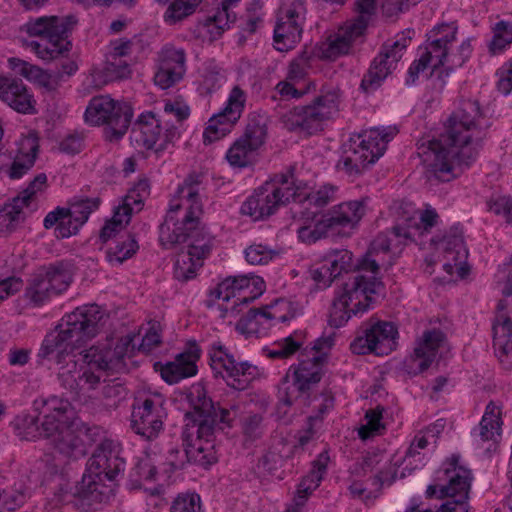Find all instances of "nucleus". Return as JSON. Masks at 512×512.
Segmentation results:
<instances>
[{"label":"nucleus","instance_id":"3c124183","mask_svg":"<svg viewBox=\"0 0 512 512\" xmlns=\"http://www.w3.org/2000/svg\"><path fill=\"white\" fill-rule=\"evenodd\" d=\"M240 0H222L221 8H219L213 15L206 16L202 21L205 26L214 24L218 30L230 29V23L236 19L234 12L230 11L232 5L238 3Z\"/></svg>","mask_w":512,"mask_h":512},{"label":"nucleus","instance_id":"680f3d73","mask_svg":"<svg viewBox=\"0 0 512 512\" xmlns=\"http://www.w3.org/2000/svg\"><path fill=\"white\" fill-rule=\"evenodd\" d=\"M274 256V250L261 244H253L245 250V258L251 265L267 264Z\"/></svg>","mask_w":512,"mask_h":512},{"label":"nucleus","instance_id":"603ef678","mask_svg":"<svg viewBox=\"0 0 512 512\" xmlns=\"http://www.w3.org/2000/svg\"><path fill=\"white\" fill-rule=\"evenodd\" d=\"M259 318L275 319L276 314L265 309H249L248 313L237 322L236 328L246 336L258 335Z\"/></svg>","mask_w":512,"mask_h":512},{"label":"nucleus","instance_id":"58836bf2","mask_svg":"<svg viewBox=\"0 0 512 512\" xmlns=\"http://www.w3.org/2000/svg\"><path fill=\"white\" fill-rule=\"evenodd\" d=\"M250 280L246 275L227 277L210 292L207 306L212 307L216 300L230 302L231 297L246 295L244 291L250 288Z\"/></svg>","mask_w":512,"mask_h":512},{"label":"nucleus","instance_id":"412c9836","mask_svg":"<svg viewBox=\"0 0 512 512\" xmlns=\"http://www.w3.org/2000/svg\"><path fill=\"white\" fill-rule=\"evenodd\" d=\"M112 446V442L109 440L102 441L93 452L91 458L88 461V471L90 475H84L82 481L75 486L71 496L75 499L74 505H91L92 502L97 501L100 497L98 491V485L93 480L92 474L97 477L102 476V468L105 464V449H109Z\"/></svg>","mask_w":512,"mask_h":512},{"label":"nucleus","instance_id":"49530a36","mask_svg":"<svg viewBox=\"0 0 512 512\" xmlns=\"http://www.w3.org/2000/svg\"><path fill=\"white\" fill-rule=\"evenodd\" d=\"M127 391L123 384L115 381L105 382L97 392L95 401L107 410L116 409L126 398Z\"/></svg>","mask_w":512,"mask_h":512},{"label":"nucleus","instance_id":"8fccbe9b","mask_svg":"<svg viewBox=\"0 0 512 512\" xmlns=\"http://www.w3.org/2000/svg\"><path fill=\"white\" fill-rule=\"evenodd\" d=\"M99 204V198H75L71 202L70 208H66L67 215L82 226L88 220L89 215L99 207Z\"/></svg>","mask_w":512,"mask_h":512},{"label":"nucleus","instance_id":"09e8293b","mask_svg":"<svg viewBox=\"0 0 512 512\" xmlns=\"http://www.w3.org/2000/svg\"><path fill=\"white\" fill-rule=\"evenodd\" d=\"M139 246L132 235H127L125 239L119 241L115 247L109 248L106 252V259L112 265H120L125 260L131 258Z\"/></svg>","mask_w":512,"mask_h":512},{"label":"nucleus","instance_id":"ddd939ff","mask_svg":"<svg viewBox=\"0 0 512 512\" xmlns=\"http://www.w3.org/2000/svg\"><path fill=\"white\" fill-rule=\"evenodd\" d=\"M164 402L159 394L136 401L131 413L132 430L145 440L156 439L163 430L164 419L167 416Z\"/></svg>","mask_w":512,"mask_h":512},{"label":"nucleus","instance_id":"f03ea898","mask_svg":"<svg viewBox=\"0 0 512 512\" xmlns=\"http://www.w3.org/2000/svg\"><path fill=\"white\" fill-rule=\"evenodd\" d=\"M104 313L98 305L76 308L65 315L42 343L39 356L61 366L76 361V351L93 339L103 326Z\"/></svg>","mask_w":512,"mask_h":512},{"label":"nucleus","instance_id":"2f4dec72","mask_svg":"<svg viewBox=\"0 0 512 512\" xmlns=\"http://www.w3.org/2000/svg\"><path fill=\"white\" fill-rule=\"evenodd\" d=\"M39 152V139L35 133H29L18 142V148L7 173L11 179H20L35 164Z\"/></svg>","mask_w":512,"mask_h":512},{"label":"nucleus","instance_id":"6e6d98bb","mask_svg":"<svg viewBox=\"0 0 512 512\" xmlns=\"http://www.w3.org/2000/svg\"><path fill=\"white\" fill-rule=\"evenodd\" d=\"M150 195V184L147 179H140L127 193L123 205L120 207H127L130 211V216L135 206L137 210H141L144 201Z\"/></svg>","mask_w":512,"mask_h":512},{"label":"nucleus","instance_id":"bf43d9fd","mask_svg":"<svg viewBox=\"0 0 512 512\" xmlns=\"http://www.w3.org/2000/svg\"><path fill=\"white\" fill-rule=\"evenodd\" d=\"M200 1L201 0H174L165 12V21L174 23L191 15Z\"/></svg>","mask_w":512,"mask_h":512},{"label":"nucleus","instance_id":"0e129e2a","mask_svg":"<svg viewBox=\"0 0 512 512\" xmlns=\"http://www.w3.org/2000/svg\"><path fill=\"white\" fill-rule=\"evenodd\" d=\"M275 89L281 97H284L286 99H299L305 94H307L311 89L314 90L315 84L313 82H309L307 85L299 87L298 84L285 79L283 81H280L276 85Z\"/></svg>","mask_w":512,"mask_h":512},{"label":"nucleus","instance_id":"b1692460","mask_svg":"<svg viewBox=\"0 0 512 512\" xmlns=\"http://www.w3.org/2000/svg\"><path fill=\"white\" fill-rule=\"evenodd\" d=\"M431 243L436 246L437 250L443 252V268L452 275L454 269L457 268L461 277L465 276L464 267L468 251L464 246L462 232L458 227L450 230L449 234L444 235L442 238H433Z\"/></svg>","mask_w":512,"mask_h":512},{"label":"nucleus","instance_id":"20e7f679","mask_svg":"<svg viewBox=\"0 0 512 512\" xmlns=\"http://www.w3.org/2000/svg\"><path fill=\"white\" fill-rule=\"evenodd\" d=\"M431 143L432 139L421 141L417 148V154L427 168L429 180L451 181L456 177L455 162L469 166L478 155V144H473V139L465 143H443L439 153Z\"/></svg>","mask_w":512,"mask_h":512},{"label":"nucleus","instance_id":"f8f14e48","mask_svg":"<svg viewBox=\"0 0 512 512\" xmlns=\"http://www.w3.org/2000/svg\"><path fill=\"white\" fill-rule=\"evenodd\" d=\"M332 346L329 338L317 339L311 347L304 348L297 366L293 368V385L299 393H307L318 384L323 376L326 362L324 349Z\"/></svg>","mask_w":512,"mask_h":512},{"label":"nucleus","instance_id":"052dcab7","mask_svg":"<svg viewBox=\"0 0 512 512\" xmlns=\"http://www.w3.org/2000/svg\"><path fill=\"white\" fill-rule=\"evenodd\" d=\"M16 429L22 439L35 440L41 438V427L37 416L24 415L17 418Z\"/></svg>","mask_w":512,"mask_h":512},{"label":"nucleus","instance_id":"7c9ffc66","mask_svg":"<svg viewBox=\"0 0 512 512\" xmlns=\"http://www.w3.org/2000/svg\"><path fill=\"white\" fill-rule=\"evenodd\" d=\"M30 37L33 39H24L23 45L43 60L54 59L69 51L71 46L67 34H30Z\"/></svg>","mask_w":512,"mask_h":512},{"label":"nucleus","instance_id":"774afa93","mask_svg":"<svg viewBox=\"0 0 512 512\" xmlns=\"http://www.w3.org/2000/svg\"><path fill=\"white\" fill-rule=\"evenodd\" d=\"M410 41V38H402L400 40L394 41L390 43L389 41L385 42L379 53L387 54V59L397 67L398 62L401 60L403 53Z\"/></svg>","mask_w":512,"mask_h":512},{"label":"nucleus","instance_id":"6ab92c4d","mask_svg":"<svg viewBox=\"0 0 512 512\" xmlns=\"http://www.w3.org/2000/svg\"><path fill=\"white\" fill-rule=\"evenodd\" d=\"M245 100L244 91L239 86H234L223 111L209 119L208 126L203 133L204 143L210 144L230 132L233 124L241 116Z\"/></svg>","mask_w":512,"mask_h":512},{"label":"nucleus","instance_id":"72a5a7b5","mask_svg":"<svg viewBox=\"0 0 512 512\" xmlns=\"http://www.w3.org/2000/svg\"><path fill=\"white\" fill-rule=\"evenodd\" d=\"M198 358V349L190 352L180 353L177 355L173 362H169L162 367V378L169 384H175L182 379L196 375V361Z\"/></svg>","mask_w":512,"mask_h":512},{"label":"nucleus","instance_id":"c03bdc74","mask_svg":"<svg viewBox=\"0 0 512 512\" xmlns=\"http://www.w3.org/2000/svg\"><path fill=\"white\" fill-rule=\"evenodd\" d=\"M304 222L297 229L298 238L301 242L305 244H313L318 240L325 238L330 229H332L329 221H327L326 215H322V217L318 220H306L302 219Z\"/></svg>","mask_w":512,"mask_h":512},{"label":"nucleus","instance_id":"338daca9","mask_svg":"<svg viewBox=\"0 0 512 512\" xmlns=\"http://www.w3.org/2000/svg\"><path fill=\"white\" fill-rule=\"evenodd\" d=\"M397 469L390 461L381 463L377 469V473L373 477V485L377 487V492L380 493L385 484H392L396 478Z\"/></svg>","mask_w":512,"mask_h":512},{"label":"nucleus","instance_id":"5701e85b","mask_svg":"<svg viewBox=\"0 0 512 512\" xmlns=\"http://www.w3.org/2000/svg\"><path fill=\"white\" fill-rule=\"evenodd\" d=\"M186 57L183 49L165 46L158 54V69L154 83L161 89H168L181 81L186 72Z\"/></svg>","mask_w":512,"mask_h":512},{"label":"nucleus","instance_id":"473e14b6","mask_svg":"<svg viewBox=\"0 0 512 512\" xmlns=\"http://www.w3.org/2000/svg\"><path fill=\"white\" fill-rule=\"evenodd\" d=\"M446 336L438 329L425 331L414 349L412 360L418 362L420 372L426 370L434 361L438 350L445 344Z\"/></svg>","mask_w":512,"mask_h":512},{"label":"nucleus","instance_id":"f704fd0d","mask_svg":"<svg viewBox=\"0 0 512 512\" xmlns=\"http://www.w3.org/2000/svg\"><path fill=\"white\" fill-rule=\"evenodd\" d=\"M130 74L131 70L126 61L106 59L103 67L94 66L90 70L87 79L93 88L100 89L110 82L125 79Z\"/></svg>","mask_w":512,"mask_h":512},{"label":"nucleus","instance_id":"9b49d317","mask_svg":"<svg viewBox=\"0 0 512 512\" xmlns=\"http://www.w3.org/2000/svg\"><path fill=\"white\" fill-rule=\"evenodd\" d=\"M482 117L479 103L473 100H464L450 115L445 124V131L438 139H432L431 145L438 152L443 143H465L480 135L479 121Z\"/></svg>","mask_w":512,"mask_h":512},{"label":"nucleus","instance_id":"c85d7f7f","mask_svg":"<svg viewBox=\"0 0 512 512\" xmlns=\"http://www.w3.org/2000/svg\"><path fill=\"white\" fill-rule=\"evenodd\" d=\"M0 99L23 114L35 112V100L21 79L0 78Z\"/></svg>","mask_w":512,"mask_h":512},{"label":"nucleus","instance_id":"0eeeda50","mask_svg":"<svg viewBox=\"0 0 512 512\" xmlns=\"http://www.w3.org/2000/svg\"><path fill=\"white\" fill-rule=\"evenodd\" d=\"M86 122L103 126L106 141L118 142L128 131L133 118L130 104L117 101L109 95L93 97L85 110Z\"/></svg>","mask_w":512,"mask_h":512},{"label":"nucleus","instance_id":"7ed1b4c3","mask_svg":"<svg viewBox=\"0 0 512 512\" xmlns=\"http://www.w3.org/2000/svg\"><path fill=\"white\" fill-rule=\"evenodd\" d=\"M200 184V176L191 174L178 187L165 221L160 226L159 240L165 248H173L185 242L190 232L199 225L203 213L199 197Z\"/></svg>","mask_w":512,"mask_h":512},{"label":"nucleus","instance_id":"e2e57ef3","mask_svg":"<svg viewBox=\"0 0 512 512\" xmlns=\"http://www.w3.org/2000/svg\"><path fill=\"white\" fill-rule=\"evenodd\" d=\"M29 80L35 81L47 91H55L59 86L60 75H52L40 67H29Z\"/></svg>","mask_w":512,"mask_h":512},{"label":"nucleus","instance_id":"dca6fc26","mask_svg":"<svg viewBox=\"0 0 512 512\" xmlns=\"http://www.w3.org/2000/svg\"><path fill=\"white\" fill-rule=\"evenodd\" d=\"M190 243L186 254H181L175 263L174 276L176 279L186 282L196 276V271L203 265L213 247L214 238L204 228L190 232Z\"/></svg>","mask_w":512,"mask_h":512},{"label":"nucleus","instance_id":"bb28decb","mask_svg":"<svg viewBox=\"0 0 512 512\" xmlns=\"http://www.w3.org/2000/svg\"><path fill=\"white\" fill-rule=\"evenodd\" d=\"M36 409L39 410V404L42 406V413L44 415V419L40 425L41 427V437L50 439L57 436V434L62 430V427L66 426V413L69 409V402L63 399H59L57 397H52L48 400H42L41 403L35 401Z\"/></svg>","mask_w":512,"mask_h":512},{"label":"nucleus","instance_id":"4468645a","mask_svg":"<svg viewBox=\"0 0 512 512\" xmlns=\"http://www.w3.org/2000/svg\"><path fill=\"white\" fill-rule=\"evenodd\" d=\"M267 135L266 119L260 115L249 118L244 134L229 148L226 158L235 167L250 165L256 151L264 144Z\"/></svg>","mask_w":512,"mask_h":512},{"label":"nucleus","instance_id":"4c0bfd02","mask_svg":"<svg viewBox=\"0 0 512 512\" xmlns=\"http://www.w3.org/2000/svg\"><path fill=\"white\" fill-rule=\"evenodd\" d=\"M78 19L74 15L44 16L26 23L20 32H70L77 28Z\"/></svg>","mask_w":512,"mask_h":512},{"label":"nucleus","instance_id":"a211bd4d","mask_svg":"<svg viewBox=\"0 0 512 512\" xmlns=\"http://www.w3.org/2000/svg\"><path fill=\"white\" fill-rule=\"evenodd\" d=\"M177 135L176 127L166 128L162 133L160 120L152 112L142 113L131 129V139L146 149L163 151Z\"/></svg>","mask_w":512,"mask_h":512},{"label":"nucleus","instance_id":"f257e3e1","mask_svg":"<svg viewBox=\"0 0 512 512\" xmlns=\"http://www.w3.org/2000/svg\"><path fill=\"white\" fill-rule=\"evenodd\" d=\"M188 399L192 410L186 413L190 422L182 432L185 458L201 466L217 461L215 451L216 433L230 426V411L217 408L201 385L192 387Z\"/></svg>","mask_w":512,"mask_h":512},{"label":"nucleus","instance_id":"2eb2a0df","mask_svg":"<svg viewBox=\"0 0 512 512\" xmlns=\"http://www.w3.org/2000/svg\"><path fill=\"white\" fill-rule=\"evenodd\" d=\"M58 380L75 400L83 404L94 402L97 390H100L102 386L100 376L90 368L78 369L77 361H69V363L59 366Z\"/></svg>","mask_w":512,"mask_h":512},{"label":"nucleus","instance_id":"4be33fe9","mask_svg":"<svg viewBox=\"0 0 512 512\" xmlns=\"http://www.w3.org/2000/svg\"><path fill=\"white\" fill-rule=\"evenodd\" d=\"M210 365L216 374L232 380V383L228 382V384L236 389L245 388L257 371V368L248 362H236L234 357L222 348L213 352Z\"/></svg>","mask_w":512,"mask_h":512},{"label":"nucleus","instance_id":"37998d69","mask_svg":"<svg viewBox=\"0 0 512 512\" xmlns=\"http://www.w3.org/2000/svg\"><path fill=\"white\" fill-rule=\"evenodd\" d=\"M29 207L18 196L0 210V230L11 232L25 219L24 208Z\"/></svg>","mask_w":512,"mask_h":512},{"label":"nucleus","instance_id":"4d7b16f0","mask_svg":"<svg viewBox=\"0 0 512 512\" xmlns=\"http://www.w3.org/2000/svg\"><path fill=\"white\" fill-rule=\"evenodd\" d=\"M453 39L454 35L452 34L450 37L446 35L442 39L433 40L429 47L426 48V51L422 54L423 56L428 55L429 61L432 63V73L437 70L439 66L444 65V61L448 54L447 44Z\"/></svg>","mask_w":512,"mask_h":512},{"label":"nucleus","instance_id":"a19ab883","mask_svg":"<svg viewBox=\"0 0 512 512\" xmlns=\"http://www.w3.org/2000/svg\"><path fill=\"white\" fill-rule=\"evenodd\" d=\"M40 272L43 277H45L54 295H59L64 292L73 280V273L70 266L63 262L52 264L40 270Z\"/></svg>","mask_w":512,"mask_h":512},{"label":"nucleus","instance_id":"e433bc0d","mask_svg":"<svg viewBox=\"0 0 512 512\" xmlns=\"http://www.w3.org/2000/svg\"><path fill=\"white\" fill-rule=\"evenodd\" d=\"M397 67L388 59L387 54L378 53L372 60L367 73L364 75L360 88L368 93L378 89Z\"/></svg>","mask_w":512,"mask_h":512},{"label":"nucleus","instance_id":"864d4df0","mask_svg":"<svg viewBox=\"0 0 512 512\" xmlns=\"http://www.w3.org/2000/svg\"><path fill=\"white\" fill-rule=\"evenodd\" d=\"M130 211L127 207H118L113 217L105 223L100 231V239L103 243L122 231L130 221Z\"/></svg>","mask_w":512,"mask_h":512},{"label":"nucleus","instance_id":"aec40b11","mask_svg":"<svg viewBox=\"0 0 512 512\" xmlns=\"http://www.w3.org/2000/svg\"><path fill=\"white\" fill-rule=\"evenodd\" d=\"M95 429L85 425L62 427V430L51 441L54 448L63 456L78 459L88 453L89 448L96 441Z\"/></svg>","mask_w":512,"mask_h":512},{"label":"nucleus","instance_id":"ea45409f","mask_svg":"<svg viewBox=\"0 0 512 512\" xmlns=\"http://www.w3.org/2000/svg\"><path fill=\"white\" fill-rule=\"evenodd\" d=\"M353 42V34H329L325 41L316 46L317 56L323 60L333 61L348 54Z\"/></svg>","mask_w":512,"mask_h":512},{"label":"nucleus","instance_id":"a878e982","mask_svg":"<svg viewBox=\"0 0 512 512\" xmlns=\"http://www.w3.org/2000/svg\"><path fill=\"white\" fill-rule=\"evenodd\" d=\"M133 337L126 335L121 337L114 349L98 350L90 347L84 351L83 359L89 365H94L100 370L120 371L126 367L124 358L132 345Z\"/></svg>","mask_w":512,"mask_h":512},{"label":"nucleus","instance_id":"9d476101","mask_svg":"<svg viewBox=\"0 0 512 512\" xmlns=\"http://www.w3.org/2000/svg\"><path fill=\"white\" fill-rule=\"evenodd\" d=\"M337 111L336 95L327 93L317 96L305 106L295 107L281 116V122L289 131L307 136L323 130L324 123Z\"/></svg>","mask_w":512,"mask_h":512},{"label":"nucleus","instance_id":"1a4fd4ad","mask_svg":"<svg viewBox=\"0 0 512 512\" xmlns=\"http://www.w3.org/2000/svg\"><path fill=\"white\" fill-rule=\"evenodd\" d=\"M356 267V274L348 278L340 291L342 297L352 305L354 315L367 311L372 296L383 288L379 265L374 259L361 258Z\"/></svg>","mask_w":512,"mask_h":512},{"label":"nucleus","instance_id":"c756f323","mask_svg":"<svg viewBox=\"0 0 512 512\" xmlns=\"http://www.w3.org/2000/svg\"><path fill=\"white\" fill-rule=\"evenodd\" d=\"M303 0H281L273 32H303L306 22Z\"/></svg>","mask_w":512,"mask_h":512},{"label":"nucleus","instance_id":"79ce46f5","mask_svg":"<svg viewBox=\"0 0 512 512\" xmlns=\"http://www.w3.org/2000/svg\"><path fill=\"white\" fill-rule=\"evenodd\" d=\"M358 15L346 23L345 32H363L375 19L376 0H355Z\"/></svg>","mask_w":512,"mask_h":512},{"label":"nucleus","instance_id":"cd10ccee","mask_svg":"<svg viewBox=\"0 0 512 512\" xmlns=\"http://www.w3.org/2000/svg\"><path fill=\"white\" fill-rule=\"evenodd\" d=\"M334 195L332 186H323L317 191L306 193L295 187V195L292 197L294 207L292 210L300 219L314 220L320 209L328 205Z\"/></svg>","mask_w":512,"mask_h":512},{"label":"nucleus","instance_id":"39448f33","mask_svg":"<svg viewBox=\"0 0 512 512\" xmlns=\"http://www.w3.org/2000/svg\"><path fill=\"white\" fill-rule=\"evenodd\" d=\"M397 133L398 129L392 126L381 129L374 127L364 131L357 140H352L345 148L338 162V168L344 170L349 176L360 175L384 154L388 142Z\"/></svg>","mask_w":512,"mask_h":512},{"label":"nucleus","instance_id":"a18cd8bd","mask_svg":"<svg viewBox=\"0 0 512 512\" xmlns=\"http://www.w3.org/2000/svg\"><path fill=\"white\" fill-rule=\"evenodd\" d=\"M324 261L332 271V276H340L343 272L353 271L356 274L357 263L353 262V254L347 249H334L326 253Z\"/></svg>","mask_w":512,"mask_h":512},{"label":"nucleus","instance_id":"de8ad7c7","mask_svg":"<svg viewBox=\"0 0 512 512\" xmlns=\"http://www.w3.org/2000/svg\"><path fill=\"white\" fill-rule=\"evenodd\" d=\"M53 295L54 293L40 271L29 280L24 294L26 300L36 307L43 305Z\"/></svg>","mask_w":512,"mask_h":512},{"label":"nucleus","instance_id":"6e6552de","mask_svg":"<svg viewBox=\"0 0 512 512\" xmlns=\"http://www.w3.org/2000/svg\"><path fill=\"white\" fill-rule=\"evenodd\" d=\"M295 195L292 173L282 174L264 183L243 203L241 212L254 220H263L287 204Z\"/></svg>","mask_w":512,"mask_h":512},{"label":"nucleus","instance_id":"393cba45","mask_svg":"<svg viewBox=\"0 0 512 512\" xmlns=\"http://www.w3.org/2000/svg\"><path fill=\"white\" fill-rule=\"evenodd\" d=\"M506 300H500L493 324V346L501 365L512 370V321L508 314Z\"/></svg>","mask_w":512,"mask_h":512},{"label":"nucleus","instance_id":"c9c22d12","mask_svg":"<svg viewBox=\"0 0 512 512\" xmlns=\"http://www.w3.org/2000/svg\"><path fill=\"white\" fill-rule=\"evenodd\" d=\"M365 214L364 200H354L341 203L325 215L332 229L356 225Z\"/></svg>","mask_w":512,"mask_h":512},{"label":"nucleus","instance_id":"13d9d810","mask_svg":"<svg viewBox=\"0 0 512 512\" xmlns=\"http://www.w3.org/2000/svg\"><path fill=\"white\" fill-rule=\"evenodd\" d=\"M383 411L384 408L380 406L366 411L367 424L362 425L358 430V435L362 440L369 439L384 429V425L381 423Z\"/></svg>","mask_w":512,"mask_h":512},{"label":"nucleus","instance_id":"5fc2aeb1","mask_svg":"<svg viewBox=\"0 0 512 512\" xmlns=\"http://www.w3.org/2000/svg\"><path fill=\"white\" fill-rule=\"evenodd\" d=\"M354 315L352 312V305L348 300L337 293L335 296L329 313V324L333 327L343 326Z\"/></svg>","mask_w":512,"mask_h":512},{"label":"nucleus","instance_id":"f3484780","mask_svg":"<svg viewBox=\"0 0 512 512\" xmlns=\"http://www.w3.org/2000/svg\"><path fill=\"white\" fill-rule=\"evenodd\" d=\"M397 334V328L391 322L376 321L364 330V335L355 338L350 348L357 355H387L396 346Z\"/></svg>","mask_w":512,"mask_h":512},{"label":"nucleus","instance_id":"69168bd1","mask_svg":"<svg viewBox=\"0 0 512 512\" xmlns=\"http://www.w3.org/2000/svg\"><path fill=\"white\" fill-rule=\"evenodd\" d=\"M200 496L197 494L179 495L173 502L170 512H200Z\"/></svg>","mask_w":512,"mask_h":512},{"label":"nucleus","instance_id":"423d86ee","mask_svg":"<svg viewBox=\"0 0 512 512\" xmlns=\"http://www.w3.org/2000/svg\"><path fill=\"white\" fill-rule=\"evenodd\" d=\"M471 470L460 464V457L452 455L438 472L436 483L429 485L426 490L428 498H450L442 505H447L452 510L462 508L468 512L467 500L472 482Z\"/></svg>","mask_w":512,"mask_h":512}]
</instances>
